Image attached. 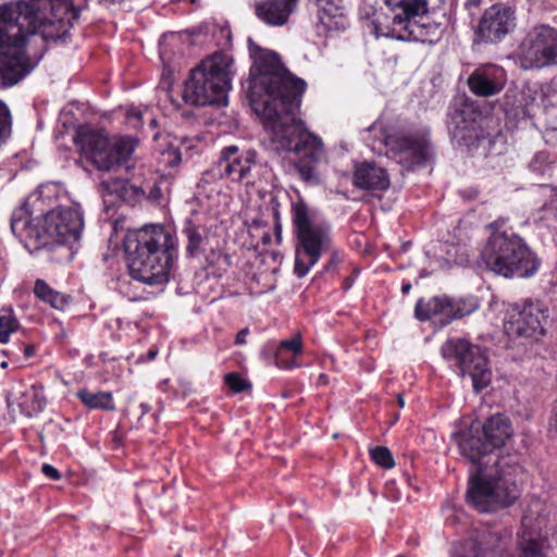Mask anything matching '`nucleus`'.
<instances>
[{
  "label": "nucleus",
  "instance_id": "1",
  "mask_svg": "<svg viewBox=\"0 0 557 557\" xmlns=\"http://www.w3.org/2000/svg\"><path fill=\"white\" fill-rule=\"evenodd\" d=\"M248 48L253 60L249 100L269 134L270 147L321 161L325 152L321 138L297 117L306 83L288 72L276 52L263 50L250 38Z\"/></svg>",
  "mask_w": 557,
  "mask_h": 557
},
{
  "label": "nucleus",
  "instance_id": "2",
  "mask_svg": "<svg viewBox=\"0 0 557 557\" xmlns=\"http://www.w3.org/2000/svg\"><path fill=\"white\" fill-rule=\"evenodd\" d=\"M511 435L510 420L496 413L482 426L472 424L458 437L461 456L472 465L467 502L480 512L510 506L519 497L516 476L520 467L512 457L497 451Z\"/></svg>",
  "mask_w": 557,
  "mask_h": 557
},
{
  "label": "nucleus",
  "instance_id": "3",
  "mask_svg": "<svg viewBox=\"0 0 557 557\" xmlns=\"http://www.w3.org/2000/svg\"><path fill=\"white\" fill-rule=\"evenodd\" d=\"M72 0H29L0 7V83L12 86L28 75L45 53L47 34H37L38 12L62 17Z\"/></svg>",
  "mask_w": 557,
  "mask_h": 557
},
{
  "label": "nucleus",
  "instance_id": "4",
  "mask_svg": "<svg viewBox=\"0 0 557 557\" xmlns=\"http://www.w3.org/2000/svg\"><path fill=\"white\" fill-rule=\"evenodd\" d=\"M38 201L39 196H30L11 216V231L26 247L73 245L81 239L84 215L78 203L59 206L34 219L29 206Z\"/></svg>",
  "mask_w": 557,
  "mask_h": 557
},
{
  "label": "nucleus",
  "instance_id": "5",
  "mask_svg": "<svg viewBox=\"0 0 557 557\" xmlns=\"http://www.w3.org/2000/svg\"><path fill=\"white\" fill-rule=\"evenodd\" d=\"M131 276L150 286L164 285L177 258V239L161 224L145 225L125 244Z\"/></svg>",
  "mask_w": 557,
  "mask_h": 557
},
{
  "label": "nucleus",
  "instance_id": "6",
  "mask_svg": "<svg viewBox=\"0 0 557 557\" xmlns=\"http://www.w3.org/2000/svg\"><path fill=\"white\" fill-rule=\"evenodd\" d=\"M505 220L490 224L492 231L482 251L488 270L505 277H530L539 270L540 261L524 240L505 228Z\"/></svg>",
  "mask_w": 557,
  "mask_h": 557
},
{
  "label": "nucleus",
  "instance_id": "7",
  "mask_svg": "<svg viewBox=\"0 0 557 557\" xmlns=\"http://www.w3.org/2000/svg\"><path fill=\"white\" fill-rule=\"evenodd\" d=\"M233 58L226 52H214L191 70L182 97L190 106H225L233 77Z\"/></svg>",
  "mask_w": 557,
  "mask_h": 557
},
{
  "label": "nucleus",
  "instance_id": "8",
  "mask_svg": "<svg viewBox=\"0 0 557 557\" xmlns=\"http://www.w3.org/2000/svg\"><path fill=\"white\" fill-rule=\"evenodd\" d=\"M389 13L374 12L367 27L376 38L426 41L429 27L414 17L428 12V0H384Z\"/></svg>",
  "mask_w": 557,
  "mask_h": 557
},
{
  "label": "nucleus",
  "instance_id": "9",
  "mask_svg": "<svg viewBox=\"0 0 557 557\" xmlns=\"http://www.w3.org/2000/svg\"><path fill=\"white\" fill-rule=\"evenodd\" d=\"M292 220L297 238L294 272L304 277L330 249L331 231L329 225L312 221L309 207L301 197L292 202Z\"/></svg>",
  "mask_w": 557,
  "mask_h": 557
},
{
  "label": "nucleus",
  "instance_id": "10",
  "mask_svg": "<svg viewBox=\"0 0 557 557\" xmlns=\"http://www.w3.org/2000/svg\"><path fill=\"white\" fill-rule=\"evenodd\" d=\"M74 143L81 154L99 171L113 172L132 157L136 141L132 137H112L88 126H79Z\"/></svg>",
  "mask_w": 557,
  "mask_h": 557
},
{
  "label": "nucleus",
  "instance_id": "11",
  "mask_svg": "<svg viewBox=\"0 0 557 557\" xmlns=\"http://www.w3.org/2000/svg\"><path fill=\"white\" fill-rule=\"evenodd\" d=\"M517 59L523 70L557 66V28L547 24L533 26L521 39Z\"/></svg>",
  "mask_w": 557,
  "mask_h": 557
},
{
  "label": "nucleus",
  "instance_id": "12",
  "mask_svg": "<svg viewBox=\"0 0 557 557\" xmlns=\"http://www.w3.org/2000/svg\"><path fill=\"white\" fill-rule=\"evenodd\" d=\"M442 356L455 361L461 376H470L478 393L487 387L492 380L488 360L482 349L462 338L448 339L441 348Z\"/></svg>",
  "mask_w": 557,
  "mask_h": 557
},
{
  "label": "nucleus",
  "instance_id": "13",
  "mask_svg": "<svg viewBox=\"0 0 557 557\" xmlns=\"http://www.w3.org/2000/svg\"><path fill=\"white\" fill-rule=\"evenodd\" d=\"M429 129L400 131L396 134H387L383 143L387 148L386 153L397 163L410 170L425 164L432 156V147Z\"/></svg>",
  "mask_w": 557,
  "mask_h": 557
},
{
  "label": "nucleus",
  "instance_id": "14",
  "mask_svg": "<svg viewBox=\"0 0 557 557\" xmlns=\"http://www.w3.org/2000/svg\"><path fill=\"white\" fill-rule=\"evenodd\" d=\"M547 311L539 301L511 304L506 310L504 330L513 339L537 341L545 332Z\"/></svg>",
  "mask_w": 557,
  "mask_h": 557
},
{
  "label": "nucleus",
  "instance_id": "15",
  "mask_svg": "<svg viewBox=\"0 0 557 557\" xmlns=\"http://www.w3.org/2000/svg\"><path fill=\"white\" fill-rule=\"evenodd\" d=\"M516 27V12L510 7L497 3L484 11L475 34L484 42H498Z\"/></svg>",
  "mask_w": 557,
  "mask_h": 557
},
{
  "label": "nucleus",
  "instance_id": "16",
  "mask_svg": "<svg viewBox=\"0 0 557 557\" xmlns=\"http://www.w3.org/2000/svg\"><path fill=\"white\" fill-rule=\"evenodd\" d=\"M258 168L255 150L240 151L237 146L225 147L219 160L220 174L233 182H253V172Z\"/></svg>",
  "mask_w": 557,
  "mask_h": 557
},
{
  "label": "nucleus",
  "instance_id": "17",
  "mask_svg": "<svg viewBox=\"0 0 557 557\" xmlns=\"http://www.w3.org/2000/svg\"><path fill=\"white\" fill-rule=\"evenodd\" d=\"M481 113L467 100L456 102L450 112L453 137L466 146L473 144L480 136Z\"/></svg>",
  "mask_w": 557,
  "mask_h": 557
},
{
  "label": "nucleus",
  "instance_id": "18",
  "mask_svg": "<svg viewBox=\"0 0 557 557\" xmlns=\"http://www.w3.org/2000/svg\"><path fill=\"white\" fill-rule=\"evenodd\" d=\"M506 84L504 69L496 65H485L473 71L468 77V86L472 94L479 97H492L499 94Z\"/></svg>",
  "mask_w": 557,
  "mask_h": 557
},
{
  "label": "nucleus",
  "instance_id": "19",
  "mask_svg": "<svg viewBox=\"0 0 557 557\" xmlns=\"http://www.w3.org/2000/svg\"><path fill=\"white\" fill-rule=\"evenodd\" d=\"M352 183L357 188L369 191L386 190L391 184L386 170L372 162L355 165Z\"/></svg>",
  "mask_w": 557,
  "mask_h": 557
},
{
  "label": "nucleus",
  "instance_id": "20",
  "mask_svg": "<svg viewBox=\"0 0 557 557\" xmlns=\"http://www.w3.org/2000/svg\"><path fill=\"white\" fill-rule=\"evenodd\" d=\"M299 0H262L256 4V15L271 26H283L297 10Z\"/></svg>",
  "mask_w": 557,
  "mask_h": 557
},
{
  "label": "nucleus",
  "instance_id": "21",
  "mask_svg": "<svg viewBox=\"0 0 557 557\" xmlns=\"http://www.w3.org/2000/svg\"><path fill=\"white\" fill-rule=\"evenodd\" d=\"M450 297L435 296L428 301L418 300L414 308L416 318L420 321L434 320L441 325L450 323Z\"/></svg>",
  "mask_w": 557,
  "mask_h": 557
},
{
  "label": "nucleus",
  "instance_id": "22",
  "mask_svg": "<svg viewBox=\"0 0 557 557\" xmlns=\"http://www.w3.org/2000/svg\"><path fill=\"white\" fill-rule=\"evenodd\" d=\"M302 354V341L300 334L290 339H284L275 350V364L280 368L292 369L296 367L295 358Z\"/></svg>",
  "mask_w": 557,
  "mask_h": 557
},
{
  "label": "nucleus",
  "instance_id": "23",
  "mask_svg": "<svg viewBox=\"0 0 557 557\" xmlns=\"http://www.w3.org/2000/svg\"><path fill=\"white\" fill-rule=\"evenodd\" d=\"M318 8V20L326 30L338 27L337 18L343 16L342 0H315Z\"/></svg>",
  "mask_w": 557,
  "mask_h": 557
},
{
  "label": "nucleus",
  "instance_id": "24",
  "mask_svg": "<svg viewBox=\"0 0 557 557\" xmlns=\"http://www.w3.org/2000/svg\"><path fill=\"white\" fill-rule=\"evenodd\" d=\"M77 398L89 409H101L106 411H114L115 405L110 392L92 393L88 389H79Z\"/></svg>",
  "mask_w": 557,
  "mask_h": 557
},
{
  "label": "nucleus",
  "instance_id": "25",
  "mask_svg": "<svg viewBox=\"0 0 557 557\" xmlns=\"http://www.w3.org/2000/svg\"><path fill=\"white\" fill-rule=\"evenodd\" d=\"M205 230L200 225H196L190 220L185 222L183 234L187 238L186 252L190 257L198 256L202 251L206 236L203 235Z\"/></svg>",
  "mask_w": 557,
  "mask_h": 557
},
{
  "label": "nucleus",
  "instance_id": "26",
  "mask_svg": "<svg viewBox=\"0 0 557 557\" xmlns=\"http://www.w3.org/2000/svg\"><path fill=\"white\" fill-rule=\"evenodd\" d=\"M37 298L49 304L52 308L61 310L67 304V298L52 289L44 280H37L34 287Z\"/></svg>",
  "mask_w": 557,
  "mask_h": 557
},
{
  "label": "nucleus",
  "instance_id": "27",
  "mask_svg": "<svg viewBox=\"0 0 557 557\" xmlns=\"http://www.w3.org/2000/svg\"><path fill=\"white\" fill-rule=\"evenodd\" d=\"M450 322L473 313L480 307L478 298L472 295L459 298H450Z\"/></svg>",
  "mask_w": 557,
  "mask_h": 557
},
{
  "label": "nucleus",
  "instance_id": "28",
  "mask_svg": "<svg viewBox=\"0 0 557 557\" xmlns=\"http://www.w3.org/2000/svg\"><path fill=\"white\" fill-rule=\"evenodd\" d=\"M556 158L553 157L549 152L539 151L533 156L532 160L530 161L529 169L530 171L537 175L549 176L556 169Z\"/></svg>",
  "mask_w": 557,
  "mask_h": 557
},
{
  "label": "nucleus",
  "instance_id": "29",
  "mask_svg": "<svg viewBox=\"0 0 557 557\" xmlns=\"http://www.w3.org/2000/svg\"><path fill=\"white\" fill-rule=\"evenodd\" d=\"M20 322L15 317L14 310L11 307L0 309V343H8L10 335L16 332Z\"/></svg>",
  "mask_w": 557,
  "mask_h": 557
},
{
  "label": "nucleus",
  "instance_id": "30",
  "mask_svg": "<svg viewBox=\"0 0 557 557\" xmlns=\"http://www.w3.org/2000/svg\"><path fill=\"white\" fill-rule=\"evenodd\" d=\"M519 545L521 557H545L546 542L541 537L523 535Z\"/></svg>",
  "mask_w": 557,
  "mask_h": 557
},
{
  "label": "nucleus",
  "instance_id": "31",
  "mask_svg": "<svg viewBox=\"0 0 557 557\" xmlns=\"http://www.w3.org/2000/svg\"><path fill=\"white\" fill-rule=\"evenodd\" d=\"M113 190L120 193V197L123 201L132 205L139 201L145 195V191L140 186H136L124 181L114 182L112 191Z\"/></svg>",
  "mask_w": 557,
  "mask_h": 557
},
{
  "label": "nucleus",
  "instance_id": "32",
  "mask_svg": "<svg viewBox=\"0 0 557 557\" xmlns=\"http://www.w3.org/2000/svg\"><path fill=\"white\" fill-rule=\"evenodd\" d=\"M450 557H486V555L478 543L466 542L454 545Z\"/></svg>",
  "mask_w": 557,
  "mask_h": 557
},
{
  "label": "nucleus",
  "instance_id": "33",
  "mask_svg": "<svg viewBox=\"0 0 557 557\" xmlns=\"http://www.w3.org/2000/svg\"><path fill=\"white\" fill-rule=\"evenodd\" d=\"M301 156H302V159L299 160L295 164L297 173L299 174V176L301 177L302 181H305L307 183H317L318 176H317L315 170L312 165L315 162L310 161L304 154H301Z\"/></svg>",
  "mask_w": 557,
  "mask_h": 557
},
{
  "label": "nucleus",
  "instance_id": "34",
  "mask_svg": "<svg viewBox=\"0 0 557 557\" xmlns=\"http://www.w3.org/2000/svg\"><path fill=\"white\" fill-rule=\"evenodd\" d=\"M370 455L373 461L384 469H392L395 466L391 450L384 446H376L371 449Z\"/></svg>",
  "mask_w": 557,
  "mask_h": 557
},
{
  "label": "nucleus",
  "instance_id": "35",
  "mask_svg": "<svg viewBox=\"0 0 557 557\" xmlns=\"http://www.w3.org/2000/svg\"><path fill=\"white\" fill-rule=\"evenodd\" d=\"M12 119L10 110L4 102L0 100V145L10 137Z\"/></svg>",
  "mask_w": 557,
  "mask_h": 557
},
{
  "label": "nucleus",
  "instance_id": "36",
  "mask_svg": "<svg viewBox=\"0 0 557 557\" xmlns=\"http://www.w3.org/2000/svg\"><path fill=\"white\" fill-rule=\"evenodd\" d=\"M226 385L235 393L244 392L250 387V384L238 373L232 372L225 376Z\"/></svg>",
  "mask_w": 557,
  "mask_h": 557
},
{
  "label": "nucleus",
  "instance_id": "37",
  "mask_svg": "<svg viewBox=\"0 0 557 557\" xmlns=\"http://www.w3.org/2000/svg\"><path fill=\"white\" fill-rule=\"evenodd\" d=\"M141 119H143V114L141 112L136 109V108H132L129 109L127 112H126V122L129 126L134 127V128H137L140 126V123H141Z\"/></svg>",
  "mask_w": 557,
  "mask_h": 557
},
{
  "label": "nucleus",
  "instance_id": "38",
  "mask_svg": "<svg viewBox=\"0 0 557 557\" xmlns=\"http://www.w3.org/2000/svg\"><path fill=\"white\" fill-rule=\"evenodd\" d=\"M42 473H44L46 476H48V478H50V479H52V480H58V479H60V473H59V471H58L53 466L48 465V463H45V465L42 466Z\"/></svg>",
  "mask_w": 557,
  "mask_h": 557
},
{
  "label": "nucleus",
  "instance_id": "39",
  "mask_svg": "<svg viewBox=\"0 0 557 557\" xmlns=\"http://www.w3.org/2000/svg\"><path fill=\"white\" fill-rule=\"evenodd\" d=\"M248 334H249V330L247 327L240 330L237 333V335H236L235 344L236 345H244V344H246V337H247Z\"/></svg>",
  "mask_w": 557,
  "mask_h": 557
},
{
  "label": "nucleus",
  "instance_id": "40",
  "mask_svg": "<svg viewBox=\"0 0 557 557\" xmlns=\"http://www.w3.org/2000/svg\"><path fill=\"white\" fill-rule=\"evenodd\" d=\"M483 0H467L465 8L471 13L472 10L478 9L482 4Z\"/></svg>",
  "mask_w": 557,
  "mask_h": 557
},
{
  "label": "nucleus",
  "instance_id": "41",
  "mask_svg": "<svg viewBox=\"0 0 557 557\" xmlns=\"http://www.w3.org/2000/svg\"><path fill=\"white\" fill-rule=\"evenodd\" d=\"M549 428L557 432V407L554 409L553 417L549 421Z\"/></svg>",
  "mask_w": 557,
  "mask_h": 557
},
{
  "label": "nucleus",
  "instance_id": "42",
  "mask_svg": "<svg viewBox=\"0 0 557 557\" xmlns=\"http://www.w3.org/2000/svg\"><path fill=\"white\" fill-rule=\"evenodd\" d=\"M411 289V284L410 283H404L403 286H401V292L403 294H408Z\"/></svg>",
  "mask_w": 557,
  "mask_h": 557
},
{
  "label": "nucleus",
  "instance_id": "43",
  "mask_svg": "<svg viewBox=\"0 0 557 557\" xmlns=\"http://www.w3.org/2000/svg\"><path fill=\"white\" fill-rule=\"evenodd\" d=\"M25 356L28 358V357H32L34 355V348L32 346H27L25 347Z\"/></svg>",
  "mask_w": 557,
  "mask_h": 557
},
{
  "label": "nucleus",
  "instance_id": "44",
  "mask_svg": "<svg viewBox=\"0 0 557 557\" xmlns=\"http://www.w3.org/2000/svg\"><path fill=\"white\" fill-rule=\"evenodd\" d=\"M157 354H158L157 349H150L148 351V360H153L156 358Z\"/></svg>",
  "mask_w": 557,
  "mask_h": 557
},
{
  "label": "nucleus",
  "instance_id": "45",
  "mask_svg": "<svg viewBox=\"0 0 557 557\" xmlns=\"http://www.w3.org/2000/svg\"><path fill=\"white\" fill-rule=\"evenodd\" d=\"M397 403H398L400 408H403L405 406V400H404V398H403V396L400 394L397 395Z\"/></svg>",
  "mask_w": 557,
  "mask_h": 557
},
{
  "label": "nucleus",
  "instance_id": "46",
  "mask_svg": "<svg viewBox=\"0 0 557 557\" xmlns=\"http://www.w3.org/2000/svg\"><path fill=\"white\" fill-rule=\"evenodd\" d=\"M140 408H141V412H143L144 414H145V413H147V412H148V410H149L148 405H146V404H141V405H140Z\"/></svg>",
  "mask_w": 557,
  "mask_h": 557
},
{
  "label": "nucleus",
  "instance_id": "47",
  "mask_svg": "<svg viewBox=\"0 0 557 557\" xmlns=\"http://www.w3.org/2000/svg\"><path fill=\"white\" fill-rule=\"evenodd\" d=\"M157 125V121L154 119H151L149 122V127L153 128Z\"/></svg>",
  "mask_w": 557,
  "mask_h": 557
},
{
  "label": "nucleus",
  "instance_id": "48",
  "mask_svg": "<svg viewBox=\"0 0 557 557\" xmlns=\"http://www.w3.org/2000/svg\"><path fill=\"white\" fill-rule=\"evenodd\" d=\"M8 366H9V364H8V362H7V361H2V362L0 363L1 369H7V368H8Z\"/></svg>",
  "mask_w": 557,
  "mask_h": 557
},
{
  "label": "nucleus",
  "instance_id": "49",
  "mask_svg": "<svg viewBox=\"0 0 557 557\" xmlns=\"http://www.w3.org/2000/svg\"><path fill=\"white\" fill-rule=\"evenodd\" d=\"M428 275H429V273L425 270H422L420 273V277H425Z\"/></svg>",
  "mask_w": 557,
  "mask_h": 557
},
{
  "label": "nucleus",
  "instance_id": "50",
  "mask_svg": "<svg viewBox=\"0 0 557 557\" xmlns=\"http://www.w3.org/2000/svg\"><path fill=\"white\" fill-rule=\"evenodd\" d=\"M375 128H376V125H375V124H373V125L370 127V129H375Z\"/></svg>",
  "mask_w": 557,
  "mask_h": 557
},
{
  "label": "nucleus",
  "instance_id": "51",
  "mask_svg": "<svg viewBox=\"0 0 557 557\" xmlns=\"http://www.w3.org/2000/svg\"><path fill=\"white\" fill-rule=\"evenodd\" d=\"M153 139L158 138V134L152 135Z\"/></svg>",
  "mask_w": 557,
  "mask_h": 557
},
{
  "label": "nucleus",
  "instance_id": "52",
  "mask_svg": "<svg viewBox=\"0 0 557 557\" xmlns=\"http://www.w3.org/2000/svg\"><path fill=\"white\" fill-rule=\"evenodd\" d=\"M190 2H195L196 0H189Z\"/></svg>",
  "mask_w": 557,
  "mask_h": 557
},
{
  "label": "nucleus",
  "instance_id": "53",
  "mask_svg": "<svg viewBox=\"0 0 557 557\" xmlns=\"http://www.w3.org/2000/svg\"><path fill=\"white\" fill-rule=\"evenodd\" d=\"M397 557H401V556H397Z\"/></svg>",
  "mask_w": 557,
  "mask_h": 557
}]
</instances>
